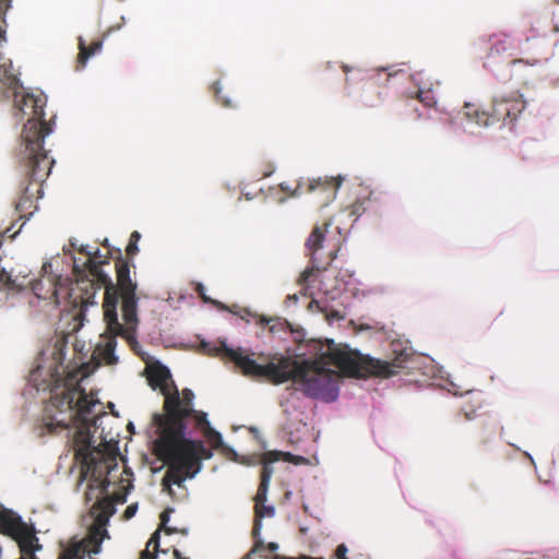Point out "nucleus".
I'll use <instances>...</instances> for the list:
<instances>
[{"mask_svg": "<svg viewBox=\"0 0 559 559\" xmlns=\"http://www.w3.org/2000/svg\"><path fill=\"white\" fill-rule=\"evenodd\" d=\"M365 203H366V200L356 201L354 204L350 205L349 214L355 215V216L361 215L366 211Z\"/></svg>", "mask_w": 559, "mask_h": 559, "instance_id": "30", "label": "nucleus"}, {"mask_svg": "<svg viewBox=\"0 0 559 559\" xmlns=\"http://www.w3.org/2000/svg\"><path fill=\"white\" fill-rule=\"evenodd\" d=\"M173 511L174 510L171 508H167L159 515V520H160L159 528H162L167 535H170V534H174L177 532V528L170 527L167 525Z\"/></svg>", "mask_w": 559, "mask_h": 559, "instance_id": "24", "label": "nucleus"}, {"mask_svg": "<svg viewBox=\"0 0 559 559\" xmlns=\"http://www.w3.org/2000/svg\"><path fill=\"white\" fill-rule=\"evenodd\" d=\"M11 513H12L11 510H7V509L2 508V506L0 504V530L2 528V526L5 523L4 519H8Z\"/></svg>", "mask_w": 559, "mask_h": 559, "instance_id": "35", "label": "nucleus"}, {"mask_svg": "<svg viewBox=\"0 0 559 559\" xmlns=\"http://www.w3.org/2000/svg\"><path fill=\"white\" fill-rule=\"evenodd\" d=\"M136 511H138V504L136 503L129 504L127 507V509L124 510V512H123V518L126 520H129V519H131V518H133L135 515Z\"/></svg>", "mask_w": 559, "mask_h": 559, "instance_id": "32", "label": "nucleus"}, {"mask_svg": "<svg viewBox=\"0 0 559 559\" xmlns=\"http://www.w3.org/2000/svg\"><path fill=\"white\" fill-rule=\"evenodd\" d=\"M80 252L87 255L82 264L74 260L73 265L76 287L82 293L81 302L94 305L96 293L100 288L105 289L103 301L104 322L106 323L105 342L96 346L94 358L105 365H115L118 362V357L115 354L116 337L121 336L129 342L132 341L139 324L138 284L131 280L130 263L122 258L120 249L117 250L119 257L115 261L116 283L104 271V265L109 264L108 255L103 258L98 249L95 252H90L84 247L80 249Z\"/></svg>", "mask_w": 559, "mask_h": 559, "instance_id": "2", "label": "nucleus"}, {"mask_svg": "<svg viewBox=\"0 0 559 559\" xmlns=\"http://www.w3.org/2000/svg\"><path fill=\"white\" fill-rule=\"evenodd\" d=\"M280 189H281V191L287 193L289 197H293L292 191L295 189V187L292 188L288 183L282 182V183H280Z\"/></svg>", "mask_w": 559, "mask_h": 559, "instance_id": "38", "label": "nucleus"}, {"mask_svg": "<svg viewBox=\"0 0 559 559\" xmlns=\"http://www.w3.org/2000/svg\"><path fill=\"white\" fill-rule=\"evenodd\" d=\"M343 181L344 177L342 176H325L318 179L301 178L297 181L295 189L292 191V195L293 198H297L304 193H317L319 195L320 205L325 206L335 199Z\"/></svg>", "mask_w": 559, "mask_h": 559, "instance_id": "9", "label": "nucleus"}, {"mask_svg": "<svg viewBox=\"0 0 559 559\" xmlns=\"http://www.w3.org/2000/svg\"><path fill=\"white\" fill-rule=\"evenodd\" d=\"M103 246H105V247H108V246H109V245H108V240H107V239H105V241L103 242Z\"/></svg>", "mask_w": 559, "mask_h": 559, "instance_id": "45", "label": "nucleus"}, {"mask_svg": "<svg viewBox=\"0 0 559 559\" xmlns=\"http://www.w3.org/2000/svg\"><path fill=\"white\" fill-rule=\"evenodd\" d=\"M552 22L554 31L559 32V3H556L552 8Z\"/></svg>", "mask_w": 559, "mask_h": 559, "instance_id": "31", "label": "nucleus"}, {"mask_svg": "<svg viewBox=\"0 0 559 559\" xmlns=\"http://www.w3.org/2000/svg\"><path fill=\"white\" fill-rule=\"evenodd\" d=\"M92 538H93V540H95V543H96V547H95V549H94L93 551H94V552H98V551H99V547H100V540H97V539H96V535H95V534L93 535V537H92Z\"/></svg>", "mask_w": 559, "mask_h": 559, "instance_id": "42", "label": "nucleus"}, {"mask_svg": "<svg viewBox=\"0 0 559 559\" xmlns=\"http://www.w3.org/2000/svg\"><path fill=\"white\" fill-rule=\"evenodd\" d=\"M310 358H290L259 354L257 359L242 348L223 343L218 352L233 361L241 372L253 379L281 384L292 380L309 397L334 402L338 396L341 373L352 378H390L401 369L402 360L385 361L362 355L332 340L309 343Z\"/></svg>", "mask_w": 559, "mask_h": 559, "instance_id": "1", "label": "nucleus"}, {"mask_svg": "<svg viewBox=\"0 0 559 559\" xmlns=\"http://www.w3.org/2000/svg\"><path fill=\"white\" fill-rule=\"evenodd\" d=\"M197 292L199 294V296L206 302L211 301L209 297L205 296L204 294V286L202 284H198L197 286Z\"/></svg>", "mask_w": 559, "mask_h": 559, "instance_id": "39", "label": "nucleus"}, {"mask_svg": "<svg viewBox=\"0 0 559 559\" xmlns=\"http://www.w3.org/2000/svg\"><path fill=\"white\" fill-rule=\"evenodd\" d=\"M525 102L522 94L513 92L509 96H497L492 100V112L478 111L474 105L466 104L464 115L479 126H488L491 120L502 121L504 124H512L519 115L524 110Z\"/></svg>", "mask_w": 559, "mask_h": 559, "instance_id": "6", "label": "nucleus"}, {"mask_svg": "<svg viewBox=\"0 0 559 559\" xmlns=\"http://www.w3.org/2000/svg\"><path fill=\"white\" fill-rule=\"evenodd\" d=\"M488 41L490 48L485 58L484 67L496 74H498L500 69L504 66H515L518 63L534 66L536 63V60L530 62L523 59H514L513 56L516 48L513 40L503 33L490 35Z\"/></svg>", "mask_w": 559, "mask_h": 559, "instance_id": "7", "label": "nucleus"}, {"mask_svg": "<svg viewBox=\"0 0 559 559\" xmlns=\"http://www.w3.org/2000/svg\"><path fill=\"white\" fill-rule=\"evenodd\" d=\"M0 530L4 535L12 537L19 545L21 556L25 559H37L35 551L40 549L38 538L33 527L28 526L22 519L12 512Z\"/></svg>", "mask_w": 559, "mask_h": 559, "instance_id": "8", "label": "nucleus"}, {"mask_svg": "<svg viewBox=\"0 0 559 559\" xmlns=\"http://www.w3.org/2000/svg\"><path fill=\"white\" fill-rule=\"evenodd\" d=\"M264 518V512H262V509L260 508V504H258V502H255L254 504V523H253V528H252V537L255 538V542L259 538L260 536V531H261V519Z\"/></svg>", "mask_w": 559, "mask_h": 559, "instance_id": "23", "label": "nucleus"}, {"mask_svg": "<svg viewBox=\"0 0 559 559\" xmlns=\"http://www.w3.org/2000/svg\"><path fill=\"white\" fill-rule=\"evenodd\" d=\"M145 372L150 386L153 390H159L165 400L166 395L170 394V392L173 391L170 384V381H173V379L169 369L157 361L147 366Z\"/></svg>", "mask_w": 559, "mask_h": 559, "instance_id": "14", "label": "nucleus"}, {"mask_svg": "<svg viewBox=\"0 0 559 559\" xmlns=\"http://www.w3.org/2000/svg\"><path fill=\"white\" fill-rule=\"evenodd\" d=\"M288 298L292 299V300H295V301L298 300V297H297L296 294L295 295H289Z\"/></svg>", "mask_w": 559, "mask_h": 559, "instance_id": "43", "label": "nucleus"}, {"mask_svg": "<svg viewBox=\"0 0 559 559\" xmlns=\"http://www.w3.org/2000/svg\"><path fill=\"white\" fill-rule=\"evenodd\" d=\"M329 224L317 225L311 230L309 237L305 242L306 254L310 258V263L324 262L326 254L321 251L325 249L326 233Z\"/></svg>", "mask_w": 559, "mask_h": 559, "instance_id": "12", "label": "nucleus"}, {"mask_svg": "<svg viewBox=\"0 0 559 559\" xmlns=\"http://www.w3.org/2000/svg\"><path fill=\"white\" fill-rule=\"evenodd\" d=\"M278 549V545L276 543H269L267 545L264 544V549L258 554V557L260 558L261 555H263V552L265 550H269L270 552H274Z\"/></svg>", "mask_w": 559, "mask_h": 559, "instance_id": "36", "label": "nucleus"}, {"mask_svg": "<svg viewBox=\"0 0 559 559\" xmlns=\"http://www.w3.org/2000/svg\"><path fill=\"white\" fill-rule=\"evenodd\" d=\"M272 171H273V170H270L269 173H265L263 176H264V177H267V176H270V175L272 174Z\"/></svg>", "mask_w": 559, "mask_h": 559, "instance_id": "46", "label": "nucleus"}, {"mask_svg": "<svg viewBox=\"0 0 559 559\" xmlns=\"http://www.w3.org/2000/svg\"><path fill=\"white\" fill-rule=\"evenodd\" d=\"M309 308L310 309L316 308L320 311V308H325V306H322L319 300L312 299L309 304Z\"/></svg>", "mask_w": 559, "mask_h": 559, "instance_id": "40", "label": "nucleus"}, {"mask_svg": "<svg viewBox=\"0 0 559 559\" xmlns=\"http://www.w3.org/2000/svg\"><path fill=\"white\" fill-rule=\"evenodd\" d=\"M212 91H213L216 99L221 103V105L223 107H226V108H235L236 107V104L233 103V100L230 98L222 95V87H221V84L218 81L212 85Z\"/></svg>", "mask_w": 559, "mask_h": 559, "instance_id": "22", "label": "nucleus"}, {"mask_svg": "<svg viewBox=\"0 0 559 559\" xmlns=\"http://www.w3.org/2000/svg\"><path fill=\"white\" fill-rule=\"evenodd\" d=\"M320 312L325 316V319L328 321H333V320L340 321V320L345 319L344 314H342L337 310H330L328 306H325V308H320Z\"/></svg>", "mask_w": 559, "mask_h": 559, "instance_id": "29", "label": "nucleus"}, {"mask_svg": "<svg viewBox=\"0 0 559 559\" xmlns=\"http://www.w3.org/2000/svg\"><path fill=\"white\" fill-rule=\"evenodd\" d=\"M102 45L103 44H102L100 40H96V41L92 43L90 47H87L85 45V41L82 38H80L79 39L80 52L78 55L75 69L76 70H82L85 67L86 61L88 60V58H91L98 50H100Z\"/></svg>", "mask_w": 559, "mask_h": 559, "instance_id": "19", "label": "nucleus"}, {"mask_svg": "<svg viewBox=\"0 0 559 559\" xmlns=\"http://www.w3.org/2000/svg\"><path fill=\"white\" fill-rule=\"evenodd\" d=\"M85 549H82L80 545H74L66 549L59 559H82Z\"/></svg>", "mask_w": 559, "mask_h": 559, "instance_id": "25", "label": "nucleus"}, {"mask_svg": "<svg viewBox=\"0 0 559 559\" xmlns=\"http://www.w3.org/2000/svg\"><path fill=\"white\" fill-rule=\"evenodd\" d=\"M258 323L260 325H269V330L271 333L286 331V329L289 325L287 321L282 320L280 318H266L264 316L258 317Z\"/></svg>", "mask_w": 559, "mask_h": 559, "instance_id": "20", "label": "nucleus"}, {"mask_svg": "<svg viewBox=\"0 0 559 559\" xmlns=\"http://www.w3.org/2000/svg\"><path fill=\"white\" fill-rule=\"evenodd\" d=\"M170 384L173 391L164 400L163 413H155L152 424L157 433L154 453L167 465L162 485L173 495L171 486L181 487L193 478L201 471L202 461L211 459L213 453L202 441L187 438L188 424L195 420L197 415L205 414L194 409V393L188 388L179 392L174 381Z\"/></svg>", "mask_w": 559, "mask_h": 559, "instance_id": "3", "label": "nucleus"}, {"mask_svg": "<svg viewBox=\"0 0 559 559\" xmlns=\"http://www.w3.org/2000/svg\"><path fill=\"white\" fill-rule=\"evenodd\" d=\"M464 415H465L466 419H472L473 418L469 413H465Z\"/></svg>", "mask_w": 559, "mask_h": 559, "instance_id": "44", "label": "nucleus"}, {"mask_svg": "<svg viewBox=\"0 0 559 559\" xmlns=\"http://www.w3.org/2000/svg\"><path fill=\"white\" fill-rule=\"evenodd\" d=\"M260 508L262 509V512H264V516H272L274 515V508L264 506V502L260 504Z\"/></svg>", "mask_w": 559, "mask_h": 559, "instance_id": "37", "label": "nucleus"}, {"mask_svg": "<svg viewBox=\"0 0 559 559\" xmlns=\"http://www.w3.org/2000/svg\"><path fill=\"white\" fill-rule=\"evenodd\" d=\"M138 251H139L138 243L129 241V243L126 248L127 255L132 258L133 255H135L138 253Z\"/></svg>", "mask_w": 559, "mask_h": 559, "instance_id": "34", "label": "nucleus"}, {"mask_svg": "<svg viewBox=\"0 0 559 559\" xmlns=\"http://www.w3.org/2000/svg\"><path fill=\"white\" fill-rule=\"evenodd\" d=\"M281 459H284L287 462H295V455L289 452L266 451L261 455V480L254 497V502H258V504L266 501L270 480L274 472L271 465Z\"/></svg>", "mask_w": 559, "mask_h": 559, "instance_id": "11", "label": "nucleus"}, {"mask_svg": "<svg viewBox=\"0 0 559 559\" xmlns=\"http://www.w3.org/2000/svg\"><path fill=\"white\" fill-rule=\"evenodd\" d=\"M123 503L124 498L116 497H104L96 501L93 506V510L96 512V521L99 524H106L109 518L115 513V503Z\"/></svg>", "mask_w": 559, "mask_h": 559, "instance_id": "17", "label": "nucleus"}, {"mask_svg": "<svg viewBox=\"0 0 559 559\" xmlns=\"http://www.w3.org/2000/svg\"><path fill=\"white\" fill-rule=\"evenodd\" d=\"M193 423L194 427L202 432L213 449H219L223 447L222 436L211 427L206 413L197 415V419L193 420Z\"/></svg>", "mask_w": 559, "mask_h": 559, "instance_id": "18", "label": "nucleus"}, {"mask_svg": "<svg viewBox=\"0 0 559 559\" xmlns=\"http://www.w3.org/2000/svg\"><path fill=\"white\" fill-rule=\"evenodd\" d=\"M98 403L80 384L67 386L61 393H55L50 397L44 409L43 427L51 435L70 427L75 428L72 443L74 456L81 464L80 480L88 479L90 489L98 488L105 493L110 484L107 475L117 463L115 457L106 455L92 441L90 429L94 424V408Z\"/></svg>", "mask_w": 559, "mask_h": 559, "instance_id": "4", "label": "nucleus"}, {"mask_svg": "<svg viewBox=\"0 0 559 559\" xmlns=\"http://www.w3.org/2000/svg\"><path fill=\"white\" fill-rule=\"evenodd\" d=\"M44 275L36 281H26V276L22 278L19 275H13V277H17L19 283H24L22 287H15L16 290L23 289L25 286L29 285L33 293L43 300H49L55 304H59V293L63 288L61 284V278L57 277L49 273L51 269V263L46 262L43 265ZM14 290V288H11Z\"/></svg>", "mask_w": 559, "mask_h": 559, "instance_id": "10", "label": "nucleus"}, {"mask_svg": "<svg viewBox=\"0 0 559 559\" xmlns=\"http://www.w3.org/2000/svg\"><path fill=\"white\" fill-rule=\"evenodd\" d=\"M20 87L21 82L12 71V61L10 59L0 60V92L5 98H10V94Z\"/></svg>", "mask_w": 559, "mask_h": 559, "instance_id": "15", "label": "nucleus"}, {"mask_svg": "<svg viewBox=\"0 0 559 559\" xmlns=\"http://www.w3.org/2000/svg\"><path fill=\"white\" fill-rule=\"evenodd\" d=\"M484 427L486 428V432L485 435L481 437V442L485 444L487 443L491 437L496 433V430H497V424L492 420H490L489 423L487 421H484L483 423Z\"/></svg>", "mask_w": 559, "mask_h": 559, "instance_id": "28", "label": "nucleus"}, {"mask_svg": "<svg viewBox=\"0 0 559 559\" xmlns=\"http://www.w3.org/2000/svg\"><path fill=\"white\" fill-rule=\"evenodd\" d=\"M418 99L425 104L427 107H432L436 104V99L431 91H421L419 90L417 93Z\"/></svg>", "mask_w": 559, "mask_h": 559, "instance_id": "27", "label": "nucleus"}, {"mask_svg": "<svg viewBox=\"0 0 559 559\" xmlns=\"http://www.w3.org/2000/svg\"><path fill=\"white\" fill-rule=\"evenodd\" d=\"M264 549V542L261 539H258L254 542L252 548L250 551L245 555L241 559H267V556L261 555L260 558L258 557V554L261 552Z\"/></svg>", "mask_w": 559, "mask_h": 559, "instance_id": "26", "label": "nucleus"}, {"mask_svg": "<svg viewBox=\"0 0 559 559\" xmlns=\"http://www.w3.org/2000/svg\"><path fill=\"white\" fill-rule=\"evenodd\" d=\"M140 237H141V235H140V233H139V231H133V233L131 234V236H130L129 241L134 242V243H138V241L140 240Z\"/></svg>", "mask_w": 559, "mask_h": 559, "instance_id": "41", "label": "nucleus"}, {"mask_svg": "<svg viewBox=\"0 0 559 559\" xmlns=\"http://www.w3.org/2000/svg\"><path fill=\"white\" fill-rule=\"evenodd\" d=\"M162 528H157L150 537L148 542L146 543L145 549L140 552V559H158V555H167V549H160L159 547V539H160V532ZM173 556L175 559H189L187 557H182L181 552L174 548Z\"/></svg>", "mask_w": 559, "mask_h": 559, "instance_id": "16", "label": "nucleus"}, {"mask_svg": "<svg viewBox=\"0 0 559 559\" xmlns=\"http://www.w3.org/2000/svg\"><path fill=\"white\" fill-rule=\"evenodd\" d=\"M12 0H0V43H3L7 40L5 33H7V22H5V14L9 8L11 7Z\"/></svg>", "mask_w": 559, "mask_h": 559, "instance_id": "21", "label": "nucleus"}, {"mask_svg": "<svg viewBox=\"0 0 559 559\" xmlns=\"http://www.w3.org/2000/svg\"><path fill=\"white\" fill-rule=\"evenodd\" d=\"M337 250V246H333L326 252L324 262L310 263L311 265L300 273L299 277L297 278V285L300 286V294L302 296H308V290L311 284L314 282V278L320 272L325 271L328 266L334 261Z\"/></svg>", "mask_w": 559, "mask_h": 559, "instance_id": "13", "label": "nucleus"}, {"mask_svg": "<svg viewBox=\"0 0 559 559\" xmlns=\"http://www.w3.org/2000/svg\"><path fill=\"white\" fill-rule=\"evenodd\" d=\"M14 115L28 116L22 131V150L19 154V177L16 182L15 211L21 218H29L37 210V201L43 197V183L50 174L53 159L44 150V140L52 128L44 119L46 96L43 93L26 92L21 85L11 94Z\"/></svg>", "mask_w": 559, "mask_h": 559, "instance_id": "5", "label": "nucleus"}, {"mask_svg": "<svg viewBox=\"0 0 559 559\" xmlns=\"http://www.w3.org/2000/svg\"><path fill=\"white\" fill-rule=\"evenodd\" d=\"M346 554H347V547L345 544H340L335 550V557L337 559H348L346 557Z\"/></svg>", "mask_w": 559, "mask_h": 559, "instance_id": "33", "label": "nucleus"}]
</instances>
